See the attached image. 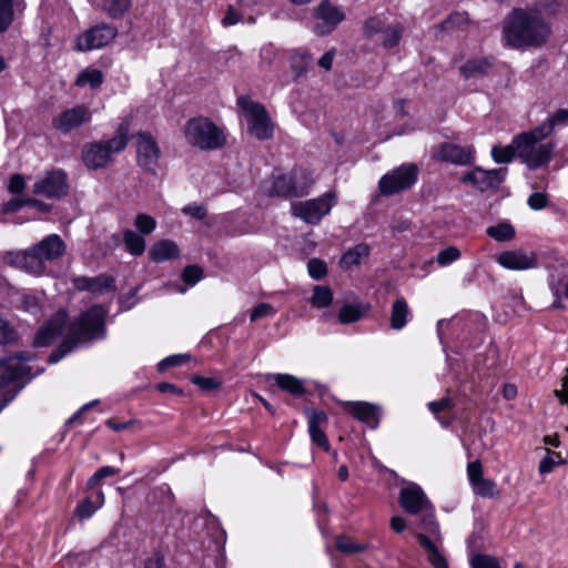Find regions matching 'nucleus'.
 <instances>
[{
	"mask_svg": "<svg viewBox=\"0 0 568 568\" xmlns=\"http://www.w3.org/2000/svg\"><path fill=\"white\" fill-rule=\"evenodd\" d=\"M471 568H500L496 558L478 554L471 558Z\"/></svg>",
	"mask_w": 568,
	"mask_h": 568,
	"instance_id": "obj_50",
	"label": "nucleus"
},
{
	"mask_svg": "<svg viewBox=\"0 0 568 568\" xmlns=\"http://www.w3.org/2000/svg\"><path fill=\"white\" fill-rule=\"evenodd\" d=\"M179 247L171 240H161L153 244L149 255L154 262L161 263L179 256Z\"/></svg>",
	"mask_w": 568,
	"mask_h": 568,
	"instance_id": "obj_27",
	"label": "nucleus"
},
{
	"mask_svg": "<svg viewBox=\"0 0 568 568\" xmlns=\"http://www.w3.org/2000/svg\"><path fill=\"white\" fill-rule=\"evenodd\" d=\"M403 28L400 24H389L382 34L381 40L385 48L390 49L398 44Z\"/></svg>",
	"mask_w": 568,
	"mask_h": 568,
	"instance_id": "obj_44",
	"label": "nucleus"
},
{
	"mask_svg": "<svg viewBox=\"0 0 568 568\" xmlns=\"http://www.w3.org/2000/svg\"><path fill=\"white\" fill-rule=\"evenodd\" d=\"M475 150L473 146H462L454 143L440 145L437 158L442 161L456 165H467L474 161Z\"/></svg>",
	"mask_w": 568,
	"mask_h": 568,
	"instance_id": "obj_20",
	"label": "nucleus"
},
{
	"mask_svg": "<svg viewBox=\"0 0 568 568\" xmlns=\"http://www.w3.org/2000/svg\"><path fill=\"white\" fill-rule=\"evenodd\" d=\"M20 307L26 312L37 314L40 311V300L33 294H23L20 297Z\"/></svg>",
	"mask_w": 568,
	"mask_h": 568,
	"instance_id": "obj_51",
	"label": "nucleus"
},
{
	"mask_svg": "<svg viewBox=\"0 0 568 568\" xmlns=\"http://www.w3.org/2000/svg\"><path fill=\"white\" fill-rule=\"evenodd\" d=\"M266 382H273L282 390L287 392L294 396H300L305 393L304 383L302 379L290 374H266Z\"/></svg>",
	"mask_w": 568,
	"mask_h": 568,
	"instance_id": "obj_24",
	"label": "nucleus"
},
{
	"mask_svg": "<svg viewBox=\"0 0 568 568\" xmlns=\"http://www.w3.org/2000/svg\"><path fill=\"white\" fill-rule=\"evenodd\" d=\"M412 316V311L407 301L398 296L390 308V327L393 329H403Z\"/></svg>",
	"mask_w": 568,
	"mask_h": 568,
	"instance_id": "obj_26",
	"label": "nucleus"
},
{
	"mask_svg": "<svg viewBox=\"0 0 568 568\" xmlns=\"http://www.w3.org/2000/svg\"><path fill=\"white\" fill-rule=\"evenodd\" d=\"M400 507L408 514H422V528L440 539L439 525L435 519V509L423 488L415 483H407L399 491Z\"/></svg>",
	"mask_w": 568,
	"mask_h": 568,
	"instance_id": "obj_4",
	"label": "nucleus"
},
{
	"mask_svg": "<svg viewBox=\"0 0 568 568\" xmlns=\"http://www.w3.org/2000/svg\"><path fill=\"white\" fill-rule=\"evenodd\" d=\"M307 270L311 277L315 280H321L327 272L326 264L317 258H312L308 261Z\"/></svg>",
	"mask_w": 568,
	"mask_h": 568,
	"instance_id": "obj_53",
	"label": "nucleus"
},
{
	"mask_svg": "<svg viewBox=\"0 0 568 568\" xmlns=\"http://www.w3.org/2000/svg\"><path fill=\"white\" fill-rule=\"evenodd\" d=\"M131 123L132 116L126 115L122 118L121 122L116 128L115 135L112 139L108 140L115 152H121L126 148Z\"/></svg>",
	"mask_w": 568,
	"mask_h": 568,
	"instance_id": "obj_30",
	"label": "nucleus"
},
{
	"mask_svg": "<svg viewBox=\"0 0 568 568\" xmlns=\"http://www.w3.org/2000/svg\"><path fill=\"white\" fill-rule=\"evenodd\" d=\"M469 24V19L465 12H455L442 22L440 29L446 32H456L465 30Z\"/></svg>",
	"mask_w": 568,
	"mask_h": 568,
	"instance_id": "obj_38",
	"label": "nucleus"
},
{
	"mask_svg": "<svg viewBox=\"0 0 568 568\" xmlns=\"http://www.w3.org/2000/svg\"><path fill=\"white\" fill-rule=\"evenodd\" d=\"M550 287H551L554 295L557 298H560V297L568 298V278L566 282H564V281L556 282L555 280H552Z\"/></svg>",
	"mask_w": 568,
	"mask_h": 568,
	"instance_id": "obj_64",
	"label": "nucleus"
},
{
	"mask_svg": "<svg viewBox=\"0 0 568 568\" xmlns=\"http://www.w3.org/2000/svg\"><path fill=\"white\" fill-rule=\"evenodd\" d=\"M73 286L78 291H88L93 295H100L105 292L114 291V278L109 275H99L95 277L80 276L72 280Z\"/></svg>",
	"mask_w": 568,
	"mask_h": 568,
	"instance_id": "obj_21",
	"label": "nucleus"
},
{
	"mask_svg": "<svg viewBox=\"0 0 568 568\" xmlns=\"http://www.w3.org/2000/svg\"><path fill=\"white\" fill-rule=\"evenodd\" d=\"M32 359L27 353H19L0 361V388L30 375L28 362Z\"/></svg>",
	"mask_w": 568,
	"mask_h": 568,
	"instance_id": "obj_12",
	"label": "nucleus"
},
{
	"mask_svg": "<svg viewBox=\"0 0 568 568\" xmlns=\"http://www.w3.org/2000/svg\"><path fill=\"white\" fill-rule=\"evenodd\" d=\"M68 175L61 169H55L40 175L33 184L32 192L47 199H60L68 194Z\"/></svg>",
	"mask_w": 568,
	"mask_h": 568,
	"instance_id": "obj_10",
	"label": "nucleus"
},
{
	"mask_svg": "<svg viewBox=\"0 0 568 568\" xmlns=\"http://www.w3.org/2000/svg\"><path fill=\"white\" fill-rule=\"evenodd\" d=\"M335 546L337 550L347 555L362 552L368 549V544H357L351 537L344 535L336 537Z\"/></svg>",
	"mask_w": 568,
	"mask_h": 568,
	"instance_id": "obj_42",
	"label": "nucleus"
},
{
	"mask_svg": "<svg viewBox=\"0 0 568 568\" xmlns=\"http://www.w3.org/2000/svg\"><path fill=\"white\" fill-rule=\"evenodd\" d=\"M566 459L560 453L552 452L546 448V454L539 463L538 470L540 474H548L552 471L556 466L565 465Z\"/></svg>",
	"mask_w": 568,
	"mask_h": 568,
	"instance_id": "obj_41",
	"label": "nucleus"
},
{
	"mask_svg": "<svg viewBox=\"0 0 568 568\" xmlns=\"http://www.w3.org/2000/svg\"><path fill=\"white\" fill-rule=\"evenodd\" d=\"M460 257V252L455 246H449L437 254L436 262L440 266H447Z\"/></svg>",
	"mask_w": 568,
	"mask_h": 568,
	"instance_id": "obj_49",
	"label": "nucleus"
},
{
	"mask_svg": "<svg viewBox=\"0 0 568 568\" xmlns=\"http://www.w3.org/2000/svg\"><path fill=\"white\" fill-rule=\"evenodd\" d=\"M336 202V193L329 191L315 199L292 202L291 211L295 217L303 222L317 225L324 216L329 214Z\"/></svg>",
	"mask_w": 568,
	"mask_h": 568,
	"instance_id": "obj_7",
	"label": "nucleus"
},
{
	"mask_svg": "<svg viewBox=\"0 0 568 568\" xmlns=\"http://www.w3.org/2000/svg\"><path fill=\"white\" fill-rule=\"evenodd\" d=\"M91 120V111L85 105H75L68 109L54 118L52 124L54 129L67 133Z\"/></svg>",
	"mask_w": 568,
	"mask_h": 568,
	"instance_id": "obj_17",
	"label": "nucleus"
},
{
	"mask_svg": "<svg viewBox=\"0 0 568 568\" xmlns=\"http://www.w3.org/2000/svg\"><path fill=\"white\" fill-rule=\"evenodd\" d=\"M271 193L278 196H303L307 194V183L296 184L294 171L291 174L274 175Z\"/></svg>",
	"mask_w": 568,
	"mask_h": 568,
	"instance_id": "obj_22",
	"label": "nucleus"
},
{
	"mask_svg": "<svg viewBox=\"0 0 568 568\" xmlns=\"http://www.w3.org/2000/svg\"><path fill=\"white\" fill-rule=\"evenodd\" d=\"M17 338L16 331L12 326L0 316V344H8Z\"/></svg>",
	"mask_w": 568,
	"mask_h": 568,
	"instance_id": "obj_55",
	"label": "nucleus"
},
{
	"mask_svg": "<svg viewBox=\"0 0 568 568\" xmlns=\"http://www.w3.org/2000/svg\"><path fill=\"white\" fill-rule=\"evenodd\" d=\"M489 69L490 63L486 59H471L460 67V72L466 79H470L486 74Z\"/></svg>",
	"mask_w": 568,
	"mask_h": 568,
	"instance_id": "obj_34",
	"label": "nucleus"
},
{
	"mask_svg": "<svg viewBox=\"0 0 568 568\" xmlns=\"http://www.w3.org/2000/svg\"><path fill=\"white\" fill-rule=\"evenodd\" d=\"M123 243L131 255L140 256L145 251V240L142 234L133 230L123 231Z\"/></svg>",
	"mask_w": 568,
	"mask_h": 568,
	"instance_id": "obj_33",
	"label": "nucleus"
},
{
	"mask_svg": "<svg viewBox=\"0 0 568 568\" xmlns=\"http://www.w3.org/2000/svg\"><path fill=\"white\" fill-rule=\"evenodd\" d=\"M473 491L484 498H496L499 495L497 484L490 478H481L471 485Z\"/></svg>",
	"mask_w": 568,
	"mask_h": 568,
	"instance_id": "obj_39",
	"label": "nucleus"
},
{
	"mask_svg": "<svg viewBox=\"0 0 568 568\" xmlns=\"http://www.w3.org/2000/svg\"><path fill=\"white\" fill-rule=\"evenodd\" d=\"M26 187L24 179L21 174H13L10 178L8 190L12 194H20Z\"/></svg>",
	"mask_w": 568,
	"mask_h": 568,
	"instance_id": "obj_61",
	"label": "nucleus"
},
{
	"mask_svg": "<svg viewBox=\"0 0 568 568\" xmlns=\"http://www.w3.org/2000/svg\"><path fill=\"white\" fill-rule=\"evenodd\" d=\"M119 473H120L119 468H115L112 466H103V467L99 468L92 475V477L89 479V485L92 486V485L99 483L101 479L118 475Z\"/></svg>",
	"mask_w": 568,
	"mask_h": 568,
	"instance_id": "obj_57",
	"label": "nucleus"
},
{
	"mask_svg": "<svg viewBox=\"0 0 568 568\" xmlns=\"http://www.w3.org/2000/svg\"><path fill=\"white\" fill-rule=\"evenodd\" d=\"M368 254L369 247L366 244H358L343 255L341 264L344 267H352L359 264Z\"/></svg>",
	"mask_w": 568,
	"mask_h": 568,
	"instance_id": "obj_36",
	"label": "nucleus"
},
{
	"mask_svg": "<svg viewBox=\"0 0 568 568\" xmlns=\"http://www.w3.org/2000/svg\"><path fill=\"white\" fill-rule=\"evenodd\" d=\"M507 169H493L484 170L481 168H475L462 178V182L465 184L473 185L479 191L484 192L490 189L498 187L505 180Z\"/></svg>",
	"mask_w": 568,
	"mask_h": 568,
	"instance_id": "obj_14",
	"label": "nucleus"
},
{
	"mask_svg": "<svg viewBox=\"0 0 568 568\" xmlns=\"http://www.w3.org/2000/svg\"><path fill=\"white\" fill-rule=\"evenodd\" d=\"M115 153L106 140L85 145L82 151V160L89 169L98 170L111 163Z\"/></svg>",
	"mask_w": 568,
	"mask_h": 568,
	"instance_id": "obj_16",
	"label": "nucleus"
},
{
	"mask_svg": "<svg viewBox=\"0 0 568 568\" xmlns=\"http://www.w3.org/2000/svg\"><path fill=\"white\" fill-rule=\"evenodd\" d=\"M182 212L197 220H203L206 216L205 207L195 203L184 206Z\"/></svg>",
	"mask_w": 568,
	"mask_h": 568,
	"instance_id": "obj_62",
	"label": "nucleus"
},
{
	"mask_svg": "<svg viewBox=\"0 0 568 568\" xmlns=\"http://www.w3.org/2000/svg\"><path fill=\"white\" fill-rule=\"evenodd\" d=\"M369 311L368 304H345L338 313V322L342 324H351L359 321L365 313Z\"/></svg>",
	"mask_w": 568,
	"mask_h": 568,
	"instance_id": "obj_31",
	"label": "nucleus"
},
{
	"mask_svg": "<svg viewBox=\"0 0 568 568\" xmlns=\"http://www.w3.org/2000/svg\"><path fill=\"white\" fill-rule=\"evenodd\" d=\"M276 314V310L268 303H261L256 305L250 314L251 322H256L261 318L272 317Z\"/></svg>",
	"mask_w": 568,
	"mask_h": 568,
	"instance_id": "obj_48",
	"label": "nucleus"
},
{
	"mask_svg": "<svg viewBox=\"0 0 568 568\" xmlns=\"http://www.w3.org/2000/svg\"><path fill=\"white\" fill-rule=\"evenodd\" d=\"M308 432H310L312 440L316 445L322 447L324 450L329 449L328 439H327L326 435L324 434V432L320 427L311 426V427H308Z\"/></svg>",
	"mask_w": 568,
	"mask_h": 568,
	"instance_id": "obj_58",
	"label": "nucleus"
},
{
	"mask_svg": "<svg viewBox=\"0 0 568 568\" xmlns=\"http://www.w3.org/2000/svg\"><path fill=\"white\" fill-rule=\"evenodd\" d=\"M24 8V0H0V32L6 31Z\"/></svg>",
	"mask_w": 568,
	"mask_h": 568,
	"instance_id": "obj_25",
	"label": "nucleus"
},
{
	"mask_svg": "<svg viewBox=\"0 0 568 568\" xmlns=\"http://www.w3.org/2000/svg\"><path fill=\"white\" fill-rule=\"evenodd\" d=\"M184 136L190 145L204 151L216 150L226 142L223 131L203 116L193 118L185 123Z\"/></svg>",
	"mask_w": 568,
	"mask_h": 568,
	"instance_id": "obj_5",
	"label": "nucleus"
},
{
	"mask_svg": "<svg viewBox=\"0 0 568 568\" xmlns=\"http://www.w3.org/2000/svg\"><path fill=\"white\" fill-rule=\"evenodd\" d=\"M97 508L89 499H85L77 507V515L82 519H87L94 514Z\"/></svg>",
	"mask_w": 568,
	"mask_h": 568,
	"instance_id": "obj_63",
	"label": "nucleus"
},
{
	"mask_svg": "<svg viewBox=\"0 0 568 568\" xmlns=\"http://www.w3.org/2000/svg\"><path fill=\"white\" fill-rule=\"evenodd\" d=\"M517 154L516 146H515V139L513 140L511 144L506 146H498L495 145L491 149V158L496 163H509L513 161L514 156Z\"/></svg>",
	"mask_w": 568,
	"mask_h": 568,
	"instance_id": "obj_43",
	"label": "nucleus"
},
{
	"mask_svg": "<svg viewBox=\"0 0 568 568\" xmlns=\"http://www.w3.org/2000/svg\"><path fill=\"white\" fill-rule=\"evenodd\" d=\"M65 251L64 241L58 234H50L28 250L6 252L2 260L10 266L41 276L47 271L45 262L60 258Z\"/></svg>",
	"mask_w": 568,
	"mask_h": 568,
	"instance_id": "obj_2",
	"label": "nucleus"
},
{
	"mask_svg": "<svg viewBox=\"0 0 568 568\" xmlns=\"http://www.w3.org/2000/svg\"><path fill=\"white\" fill-rule=\"evenodd\" d=\"M528 205L531 210L539 211L548 205V196L545 193H532L528 197Z\"/></svg>",
	"mask_w": 568,
	"mask_h": 568,
	"instance_id": "obj_60",
	"label": "nucleus"
},
{
	"mask_svg": "<svg viewBox=\"0 0 568 568\" xmlns=\"http://www.w3.org/2000/svg\"><path fill=\"white\" fill-rule=\"evenodd\" d=\"M192 383L197 385L204 390L216 389L221 386V381L213 377H203V376H193L191 378Z\"/></svg>",
	"mask_w": 568,
	"mask_h": 568,
	"instance_id": "obj_56",
	"label": "nucleus"
},
{
	"mask_svg": "<svg viewBox=\"0 0 568 568\" xmlns=\"http://www.w3.org/2000/svg\"><path fill=\"white\" fill-rule=\"evenodd\" d=\"M134 226L141 234L148 235L155 230L156 222L152 216L141 213L135 216Z\"/></svg>",
	"mask_w": 568,
	"mask_h": 568,
	"instance_id": "obj_46",
	"label": "nucleus"
},
{
	"mask_svg": "<svg viewBox=\"0 0 568 568\" xmlns=\"http://www.w3.org/2000/svg\"><path fill=\"white\" fill-rule=\"evenodd\" d=\"M388 26L379 18H371L364 23V33L367 37L381 36L385 32Z\"/></svg>",
	"mask_w": 568,
	"mask_h": 568,
	"instance_id": "obj_47",
	"label": "nucleus"
},
{
	"mask_svg": "<svg viewBox=\"0 0 568 568\" xmlns=\"http://www.w3.org/2000/svg\"><path fill=\"white\" fill-rule=\"evenodd\" d=\"M419 545L427 552V559L434 568H448L445 556L438 550L434 541L425 534H417Z\"/></svg>",
	"mask_w": 568,
	"mask_h": 568,
	"instance_id": "obj_28",
	"label": "nucleus"
},
{
	"mask_svg": "<svg viewBox=\"0 0 568 568\" xmlns=\"http://www.w3.org/2000/svg\"><path fill=\"white\" fill-rule=\"evenodd\" d=\"M98 6L112 19H120L128 13L132 6V0H97Z\"/></svg>",
	"mask_w": 568,
	"mask_h": 568,
	"instance_id": "obj_29",
	"label": "nucleus"
},
{
	"mask_svg": "<svg viewBox=\"0 0 568 568\" xmlns=\"http://www.w3.org/2000/svg\"><path fill=\"white\" fill-rule=\"evenodd\" d=\"M105 315L106 310L99 305H94L83 313L79 320L69 327L64 341L59 349L50 355L49 362L52 364L58 363L72 351L77 343L102 337L104 334Z\"/></svg>",
	"mask_w": 568,
	"mask_h": 568,
	"instance_id": "obj_3",
	"label": "nucleus"
},
{
	"mask_svg": "<svg viewBox=\"0 0 568 568\" xmlns=\"http://www.w3.org/2000/svg\"><path fill=\"white\" fill-rule=\"evenodd\" d=\"M467 476H468V480H469L470 486L475 481H478L479 479L484 478V476H483V466H481L479 460H474V462L468 463V465H467Z\"/></svg>",
	"mask_w": 568,
	"mask_h": 568,
	"instance_id": "obj_59",
	"label": "nucleus"
},
{
	"mask_svg": "<svg viewBox=\"0 0 568 568\" xmlns=\"http://www.w3.org/2000/svg\"><path fill=\"white\" fill-rule=\"evenodd\" d=\"M244 118L247 123L248 132L258 140H267L273 136L274 125L266 109L247 98L239 99Z\"/></svg>",
	"mask_w": 568,
	"mask_h": 568,
	"instance_id": "obj_8",
	"label": "nucleus"
},
{
	"mask_svg": "<svg viewBox=\"0 0 568 568\" xmlns=\"http://www.w3.org/2000/svg\"><path fill=\"white\" fill-rule=\"evenodd\" d=\"M454 407V402L449 397H444L439 400L429 402L428 408L436 416V418L444 425L448 426L449 422H443L439 418V413L450 410Z\"/></svg>",
	"mask_w": 568,
	"mask_h": 568,
	"instance_id": "obj_45",
	"label": "nucleus"
},
{
	"mask_svg": "<svg viewBox=\"0 0 568 568\" xmlns=\"http://www.w3.org/2000/svg\"><path fill=\"white\" fill-rule=\"evenodd\" d=\"M497 262L500 266L510 271H525L535 268L538 264V258L534 252L515 250L500 253Z\"/></svg>",
	"mask_w": 568,
	"mask_h": 568,
	"instance_id": "obj_18",
	"label": "nucleus"
},
{
	"mask_svg": "<svg viewBox=\"0 0 568 568\" xmlns=\"http://www.w3.org/2000/svg\"><path fill=\"white\" fill-rule=\"evenodd\" d=\"M183 281L193 286L202 278V268L196 265L186 266L182 273Z\"/></svg>",
	"mask_w": 568,
	"mask_h": 568,
	"instance_id": "obj_54",
	"label": "nucleus"
},
{
	"mask_svg": "<svg viewBox=\"0 0 568 568\" xmlns=\"http://www.w3.org/2000/svg\"><path fill=\"white\" fill-rule=\"evenodd\" d=\"M138 163L146 171H154L161 155L156 141L148 133L136 135Z\"/></svg>",
	"mask_w": 568,
	"mask_h": 568,
	"instance_id": "obj_15",
	"label": "nucleus"
},
{
	"mask_svg": "<svg viewBox=\"0 0 568 568\" xmlns=\"http://www.w3.org/2000/svg\"><path fill=\"white\" fill-rule=\"evenodd\" d=\"M333 291L328 286L315 285L310 303L313 307L324 308L332 304Z\"/></svg>",
	"mask_w": 568,
	"mask_h": 568,
	"instance_id": "obj_37",
	"label": "nucleus"
},
{
	"mask_svg": "<svg viewBox=\"0 0 568 568\" xmlns=\"http://www.w3.org/2000/svg\"><path fill=\"white\" fill-rule=\"evenodd\" d=\"M568 124V110L567 109H560L549 115L547 121L542 122L540 125L537 126V132L539 136H548L554 131L555 126L557 125H566Z\"/></svg>",
	"mask_w": 568,
	"mask_h": 568,
	"instance_id": "obj_32",
	"label": "nucleus"
},
{
	"mask_svg": "<svg viewBox=\"0 0 568 568\" xmlns=\"http://www.w3.org/2000/svg\"><path fill=\"white\" fill-rule=\"evenodd\" d=\"M345 409L358 420L366 423L374 428L377 427L379 412L377 406L367 402H348L345 404Z\"/></svg>",
	"mask_w": 568,
	"mask_h": 568,
	"instance_id": "obj_23",
	"label": "nucleus"
},
{
	"mask_svg": "<svg viewBox=\"0 0 568 568\" xmlns=\"http://www.w3.org/2000/svg\"><path fill=\"white\" fill-rule=\"evenodd\" d=\"M418 169L415 164H403L383 175L378 182L383 195H393L412 187L417 181Z\"/></svg>",
	"mask_w": 568,
	"mask_h": 568,
	"instance_id": "obj_9",
	"label": "nucleus"
},
{
	"mask_svg": "<svg viewBox=\"0 0 568 568\" xmlns=\"http://www.w3.org/2000/svg\"><path fill=\"white\" fill-rule=\"evenodd\" d=\"M116 32V29L110 24H97L77 38V49L79 51L100 49L109 44L115 38Z\"/></svg>",
	"mask_w": 568,
	"mask_h": 568,
	"instance_id": "obj_13",
	"label": "nucleus"
},
{
	"mask_svg": "<svg viewBox=\"0 0 568 568\" xmlns=\"http://www.w3.org/2000/svg\"><path fill=\"white\" fill-rule=\"evenodd\" d=\"M546 136H539L537 128L515 136L517 156L529 169H537L549 161L552 152L550 143H540Z\"/></svg>",
	"mask_w": 568,
	"mask_h": 568,
	"instance_id": "obj_6",
	"label": "nucleus"
},
{
	"mask_svg": "<svg viewBox=\"0 0 568 568\" xmlns=\"http://www.w3.org/2000/svg\"><path fill=\"white\" fill-rule=\"evenodd\" d=\"M67 312L60 310L57 314L41 327L34 336V346L44 347L50 345L53 339L62 333V327L67 321Z\"/></svg>",
	"mask_w": 568,
	"mask_h": 568,
	"instance_id": "obj_19",
	"label": "nucleus"
},
{
	"mask_svg": "<svg viewBox=\"0 0 568 568\" xmlns=\"http://www.w3.org/2000/svg\"><path fill=\"white\" fill-rule=\"evenodd\" d=\"M487 235L498 242H507L515 237V229L509 223L491 225L486 231Z\"/></svg>",
	"mask_w": 568,
	"mask_h": 568,
	"instance_id": "obj_40",
	"label": "nucleus"
},
{
	"mask_svg": "<svg viewBox=\"0 0 568 568\" xmlns=\"http://www.w3.org/2000/svg\"><path fill=\"white\" fill-rule=\"evenodd\" d=\"M343 8L329 0H321L314 9V31L320 36L333 32L345 20Z\"/></svg>",
	"mask_w": 568,
	"mask_h": 568,
	"instance_id": "obj_11",
	"label": "nucleus"
},
{
	"mask_svg": "<svg viewBox=\"0 0 568 568\" xmlns=\"http://www.w3.org/2000/svg\"><path fill=\"white\" fill-rule=\"evenodd\" d=\"M189 359L190 357L184 354L168 356L158 364V369L160 372H164L169 367L180 366L186 363Z\"/></svg>",
	"mask_w": 568,
	"mask_h": 568,
	"instance_id": "obj_52",
	"label": "nucleus"
},
{
	"mask_svg": "<svg viewBox=\"0 0 568 568\" xmlns=\"http://www.w3.org/2000/svg\"><path fill=\"white\" fill-rule=\"evenodd\" d=\"M102 81L103 74L100 70L87 68L78 74L75 84L81 88L89 85L92 89H97L101 85Z\"/></svg>",
	"mask_w": 568,
	"mask_h": 568,
	"instance_id": "obj_35",
	"label": "nucleus"
},
{
	"mask_svg": "<svg viewBox=\"0 0 568 568\" xmlns=\"http://www.w3.org/2000/svg\"><path fill=\"white\" fill-rule=\"evenodd\" d=\"M559 9L557 1H539L534 7L513 9L503 22L505 44L513 49L541 47L551 33L542 13L556 14Z\"/></svg>",
	"mask_w": 568,
	"mask_h": 568,
	"instance_id": "obj_1",
	"label": "nucleus"
}]
</instances>
